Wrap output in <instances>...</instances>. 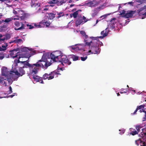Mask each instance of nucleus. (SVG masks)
<instances>
[{
	"label": "nucleus",
	"mask_w": 146,
	"mask_h": 146,
	"mask_svg": "<svg viewBox=\"0 0 146 146\" xmlns=\"http://www.w3.org/2000/svg\"><path fill=\"white\" fill-rule=\"evenodd\" d=\"M14 96V95H10L9 96L11 98H12Z\"/></svg>",
	"instance_id": "338daca9"
},
{
	"label": "nucleus",
	"mask_w": 146,
	"mask_h": 146,
	"mask_svg": "<svg viewBox=\"0 0 146 146\" xmlns=\"http://www.w3.org/2000/svg\"><path fill=\"white\" fill-rule=\"evenodd\" d=\"M61 58L62 63H64L68 65H70L71 64V60L70 57L67 58L66 56L62 55L61 56Z\"/></svg>",
	"instance_id": "423d86ee"
},
{
	"label": "nucleus",
	"mask_w": 146,
	"mask_h": 146,
	"mask_svg": "<svg viewBox=\"0 0 146 146\" xmlns=\"http://www.w3.org/2000/svg\"><path fill=\"white\" fill-rule=\"evenodd\" d=\"M19 50V48L14 49L13 50L10 51V55L13 58H15L17 57L19 52H17Z\"/></svg>",
	"instance_id": "1a4fd4ad"
},
{
	"label": "nucleus",
	"mask_w": 146,
	"mask_h": 146,
	"mask_svg": "<svg viewBox=\"0 0 146 146\" xmlns=\"http://www.w3.org/2000/svg\"><path fill=\"white\" fill-rule=\"evenodd\" d=\"M144 107V106L141 105L137 107V108L138 110H140L142 108H143Z\"/></svg>",
	"instance_id": "a19ab883"
},
{
	"label": "nucleus",
	"mask_w": 146,
	"mask_h": 146,
	"mask_svg": "<svg viewBox=\"0 0 146 146\" xmlns=\"http://www.w3.org/2000/svg\"><path fill=\"white\" fill-rule=\"evenodd\" d=\"M137 2L138 3H140V4H142L146 2V0H138Z\"/></svg>",
	"instance_id": "e433bc0d"
},
{
	"label": "nucleus",
	"mask_w": 146,
	"mask_h": 146,
	"mask_svg": "<svg viewBox=\"0 0 146 146\" xmlns=\"http://www.w3.org/2000/svg\"><path fill=\"white\" fill-rule=\"evenodd\" d=\"M14 41L15 42V43H19L23 42V40L21 39H18L14 40Z\"/></svg>",
	"instance_id": "473e14b6"
},
{
	"label": "nucleus",
	"mask_w": 146,
	"mask_h": 146,
	"mask_svg": "<svg viewBox=\"0 0 146 146\" xmlns=\"http://www.w3.org/2000/svg\"><path fill=\"white\" fill-rule=\"evenodd\" d=\"M9 91L8 94H11L13 92L12 91V88L11 86H10L9 88Z\"/></svg>",
	"instance_id": "79ce46f5"
},
{
	"label": "nucleus",
	"mask_w": 146,
	"mask_h": 146,
	"mask_svg": "<svg viewBox=\"0 0 146 146\" xmlns=\"http://www.w3.org/2000/svg\"><path fill=\"white\" fill-rule=\"evenodd\" d=\"M44 11H47L48 10V9L47 8H45L44 9Z\"/></svg>",
	"instance_id": "052dcab7"
},
{
	"label": "nucleus",
	"mask_w": 146,
	"mask_h": 146,
	"mask_svg": "<svg viewBox=\"0 0 146 146\" xmlns=\"http://www.w3.org/2000/svg\"><path fill=\"white\" fill-rule=\"evenodd\" d=\"M48 16L50 19H52L55 17V14L52 13H50L49 14Z\"/></svg>",
	"instance_id": "bb28decb"
},
{
	"label": "nucleus",
	"mask_w": 146,
	"mask_h": 146,
	"mask_svg": "<svg viewBox=\"0 0 146 146\" xmlns=\"http://www.w3.org/2000/svg\"><path fill=\"white\" fill-rule=\"evenodd\" d=\"M108 28H106L105 30L102 31L101 33V34L102 35V36H100L98 37V39L99 38H103L107 36L108 34Z\"/></svg>",
	"instance_id": "dca6fc26"
},
{
	"label": "nucleus",
	"mask_w": 146,
	"mask_h": 146,
	"mask_svg": "<svg viewBox=\"0 0 146 146\" xmlns=\"http://www.w3.org/2000/svg\"><path fill=\"white\" fill-rule=\"evenodd\" d=\"M140 145L141 146H146V143L145 142H143Z\"/></svg>",
	"instance_id": "8fccbe9b"
},
{
	"label": "nucleus",
	"mask_w": 146,
	"mask_h": 146,
	"mask_svg": "<svg viewBox=\"0 0 146 146\" xmlns=\"http://www.w3.org/2000/svg\"><path fill=\"white\" fill-rule=\"evenodd\" d=\"M70 58L71 60H72L73 61H75L78 60L79 57L74 55H72L71 56Z\"/></svg>",
	"instance_id": "4be33fe9"
},
{
	"label": "nucleus",
	"mask_w": 146,
	"mask_h": 146,
	"mask_svg": "<svg viewBox=\"0 0 146 146\" xmlns=\"http://www.w3.org/2000/svg\"><path fill=\"white\" fill-rule=\"evenodd\" d=\"M76 10V9L74 8V9H73V10H72V11H74Z\"/></svg>",
	"instance_id": "0e129e2a"
},
{
	"label": "nucleus",
	"mask_w": 146,
	"mask_h": 146,
	"mask_svg": "<svg viewBox=\"0 0 146 146\" xmlns=\"http://www.w3.org/2000/svg\"><path fill=\"white\" fill-rule=\"evenodd\" d=\"M3 80H6V79H4L3 78H1L0 77V83H3Z\"/></svg>",
	"instance_id": "49530a36"
},
{
	"label": "nucleus",
	"mask_w": 146,
	"mask_h": 146,
	"mask_svg": "<svg viewBox=\"0 0 146 146\" xmlns=\"http://www.w3.org/2000/svg\"><path fill=\"white\" fill-rule=\"evenodd\" d=\"M27 27H29V28L30 29H31L34 28V26H32L31 25H29V24H27Z\"/></svg>",
	"instance_id": "37998d69"
},
{
	"label": "nucleus",
	"mask_w": 146,
	"mask_h": 146,
	"mask_svg": "<svg viewBox=\"0 0 146 146\" xmlns=\"http://www.w3.org/2000/svg\"><path fill=\"white\" fill-rule=\"evenodd\" d=\"M15 71H12L9 72V74L8 75V77H9L12 78L13 79L14 77H15V75L12 73V72L14 73Z\"/></svg>",
	"instance_id": "b1692460"
},
{
	"label": "nucleus",
	"mask_w": 146,
	"mask_h": 146,
	"mask_svg": "<svg viewBox=\"0 0 146 146\" xmlns=\"http://www.w3.org/2000/svg\"><path fill=\"white\" fill-rule=\"evenodd\" d=\"M135 13V11H127V13L124 15V17L126 18H130L132 17L133 14Z\"/></svg>",
	"instance_id": "9b49d317"
},
{
	"label": "nucleus",
	"mask_w": 146,
	"mask_h": 146,
	"mask_svg": "<svg viewBox=\"0 0 146 146\" xmlns=\"http://www.w3.org/2000/svg\"><path fill=\"white\" fill-rule=\"evenodd\" d=\"M110 27L111 28V29H113L115 28L114 25H112L111 24H110Z\"/></svg>",
	"instance_id": "3c124183"
},
{
	"label": "nucleus",
	"mask_w": 146,
	"mask_h": 146,
	"mask_svg": "<svg viewBox=\"0 0 146 146\" xmlns=\"http://www.w3.org/2000/svg\"><path fill=\"white\" fill-rule=\"evenodd\" d=\"M74 4H72V5H71L70 6V7H72V6H74Z\"/></svg>",
	"instance_id": "774afa93"
},
{
	"label": "nucleus",
	"mask_w": 146,
	"mask_h": 146,
	"mask_svg": "<svg viewBox=\"0 0 146 146\" xmlns=\"http://www.w3.org/2000/svg\"><path fill=\"white\" fill-rule=\"evenodd\" d=\"M58 16L56 17V18L58 19L60 18L61 17H63L64 16V14L63 12L61 11L59 13H58L57 14Z\"/></svg>",
	"instance_id": "393cba45"
},
{
	"label": "nucleus",
	"mask_w": 146,
	"mask_h": 146,
	"mask_svg": "<svg viewBox=\"0 0 146 146\" xmlns=\"http://www.w3.org/2000/svg\"><path fill=\"white\" fill-rule=\"evenodd\" d=\"M3 21H4L3 20H2V21L0 20V24H1Z\"/></svg>",
	"instance_id": "69168bd1"
},
{
	"label": "nucleus",
	"mask_w": 146,
	"mask_h": 146,
	"mask_svg": "<svg viewBox=\"0 0 146 146\" xmlns=\"http://www.w3.org/2000/svg\"><path fill=\"white\" fill-rule=\"evenodd\" d=\"M41 24H42L44 25H45L46 27H48L50 24V22L45 21V20H42L40 22V23Z\"/></svg>",
	"instance_id": "412c9836"
},
{
	"label": "nucleus",
	"mask_w": 146,
	"mask_h": 146,
	"mask_svg": "<svg viewBox=\"0 0 146 146\" xmlns=\"http://www.w3.org/2000/svg\"><path fill=\"white\" fill-rule=\"evenodd\" d=\"M84 23V21H83L82 18H80V19H77L76 21V26H78L81 24H83Z\"/></svg>",
	"instance_id": "a211bd4d"
},
{
	"label": "nucleus",
	"mask_w": 146,
	"mask_h": 146,
	"mask_svg": "<svg viewBox=\"0 0 146 146\" xmlns=\"http://www.w3.org/2000/svg\"><path fill=\"white\" fill-rule=\"evenodd\" d=\"M12 20V19H11V18H7V19H5L4 21L3 22H5L6 23H8L9 22L11 21Z\"/></svg>",
	"instance_id": "4c0bfd02"
},
{
	"label": "nucleus",
	"mask_w": 146,
	"mask_h": 146,
	"mask_svg": "<svg viewBox=\"0 0 146 146\" xmlns=\"http://www.w3.org/2000/svg\"><path fill=\"white\" fill-rule=\"evenodd\" d=\"M128 3L129 4H130L131 5H133V3L132 2H129Z\"/></svg>",
	"instance_id": "13d9d810"
},
{
	"label": "nucleus",
	"mask_w": 146,
	"mask_h": 146,
	"mask_svg": "<svg viewBox=\"0 0 146 146\" xmlns=\"http://www.w3.org/2000/svg\"><path fill=\"white\" fill-rule=\"evenodd\" d=\"M2 74L3 76H5L7 77L8 76L9 72L8 71V69L6 68L3 69L2 70Z\"/></svg>",
	"instance_id": "f3484780"
},
{
	"label": "nucleus",
	"mask_w": 146,
	"mask_h": 146,
	"mask_svg": "<svg viewBox=\"0 0 146 146\" xmlns=\"http://www.w3.org/2000/svg\"><path fill=\"white\" fill-rule=\"evenodd\" d=\"M4 51V50L2 48L0 47V51Z\"/></svg>",
	"instance_id": "e2e57ef3"
},
{
	"label": "nucleus",
	"mask_w": 146,
	"mask_h": 146,
	"mask_svg": "<svg viewBox=\"0 0 146 146\" xmlns=\"http://www.w3.org/2000/svg\"><path fill=\"white\" fill-rule=\"evenodd\" d=\"M138 132H137V131L135 130L134 131H132L130 133V134L132 135H134L136 134H138Z\"/></svg>",
	"instance_id": "c9c22d12"
},
{
	"label": "nucleus",
	"mask_w": 146,
	"mask_h": 146,
	"mask_svg": "<svg viewBox=\"0 0 146 146\" xmlns=\"http://www.w3.org/2000/svg\"><path fill=\"white\" fill-rule=\"evenodd\" d=\"M143 126L141 125H137L135 126V128L137 130V131L139 133L140 131V129Z\"/></svg>",
	"instance_id": "a878e982"
},
{
	"label": "nucleus",
	"mask_w": 146,
	"mask_h": 146,
	"mask_svg": "<svg viewBox=\"0 0 146 146\" xmlns=\"http://www.w3.org/2000/svg\"><path fill=\"white\" fill-rule=\"evenodd\" d=\"M138 110V109L137 108L136 109V110H135V111L134 112V113H131V114L132 115L135 114L136 113V112Z\"/></svg>",
	"instance_id": "603ef678"
},
{
	"label": "nucleus",
	"mask_w": 146,
	"mask_h": 146,
	"mask_svg": "<svg viewBox=\"0 0 146 146\" xmlns=\"http://www.w3.org/2000/svg\"><path fill=\"white\" fill-rule=\"evenodd\" d=\"M13 19L14 20H19V19L18 18V17H17L16 18H14L13 19Z\"/></svg>",
	"instance_id": "6e6d98bb"
},
{
	"label": "nucleus",
	"mask_w": 146,
	"mask_h": 146,
	"mask_svg": "<svg viewBox=\"0 0 146 146\" xmlns=\"http://www.w3.org/2000/svg\"><path fill=\"white\" fill-rule=\"evenodd\" d=\"M60 74L58 71H54L51 72L49 74L47 73L44 74L43 75L42 78L44 80H50L53 79L54 76L57 77L58 75H60Z\"/></svg>",
	"instance_id": "f03ea898"
},
{
	"label": "nucleus",
	"mask_w": 146,
	"mask_h": 146,
	"mask_svg": "<svg viewBox=\"0 0 146 146\" xmlns=\"http://www.w3.org/2000/svg\"><path fill=\"white\" fill-rule=\"evenodd\" d=\"M48 3L49 4H55L57 5L58 2V0H48Z\"/></svg>",
	"instance_id": "5701e85b"
},
{
	"label": "nucleus",
	"mask_w": 146,
	"mask_h": 146,
	"mask_svg": "<svg viewBox=\"0 0 146 146\" xmlns=\"http://www.w3.org/2000/svg\"><path fill=\"white\" fill-rule=\"evenodd\" d=\"M142 132L141 133V135H142L141 137L143 139H144V136H145V139H146V129H142Z\"/></svg>",
	"instance_id": "aec40b11"
},
{
	"label": "nucleus",
	"mask_w": 146,
	"mask_h": 146,
	"mask_svg": "<svg viewBox=\"0 0 146 146\" xmlns=\"http://www.w3.org/2000/svg\"><path fill=\"white\" fill-rule=\"evenodd\" d=\"M99 44H100V45H103V43L101 42H100V41L99 42Z\"/></svg>",
	"instance_id": "680f3d73"
},
{
	"label": "nucleus",
	"mask_w": 146,
	"mask_h": 146,
	"mask_svg": "<svg viewBox=\"0 0 146 146\" xmlns=\"http://www.w3.org/2000/svg\"><path fill=\"white\" fill-rule=\"evenodd\" d=\"M143 142L140 139H139L137 140H136L135 141V143L138 146L139 143H141L142 144V143Z\"/></svg>",
	"instance_id": "2f4dec72"
},
{
	"label": "nucleus",
	"mask_w": 146,
	"mask_h": 146,
	"mask_svg": "<svg viewBox=\"0 0 146 146\" xmlns=\"http://www.w3.org/2000/svg\"><path fill=\"white\" fill-rule=\"evenodd\" d=\"M20 58H21V57L20 56H19V59L17 60H15V62H16L17 61V62H16L17 63H21V61H20L19 60V59H20Z\"/></svg>",
	"instance_id": "c03bdc74"
},
{
	"label": "nucleus",
	"mask_w": 146,
	"mask_h": 146,
	"mask_svg": "<svg viewBox=\"0 0 146 146\" xmlns=\"http://www.w3.org/2000/svg\"><path fill=\"white\" fill-rule=\"evenodd\" d=\"M116 19L115 18H112L110 21V24L114 25L116 23L115 22Z\"/></svg>",
	"instance_id": "c756f323"
},
{
	"label": "nucleus",
	"mask_w": 146,
	"mask_h": 146,
	"mask_svg": "<svg viewBox=\"0 0 146 146\" xmlns=\"http://www.w3.org/2000/svg\"><path fill=\"white\" fill-rule=\"evenodd\" d=\"M80 34L84 37V38L85 37H87L88 35L86 34L85 32L84 31H81L80 32Z\"/></svg>",
	"instance_id": "7c9ffc66"
},
{
	"label": "nucleus",
	"mask_w": 146,
	"mask_h": 146,
	"mask_svg": "<svg viewBox=\"0 0 146 146\" xmlns=\"http://www.w3.org/2000/svg\"><path fill=\"white\" fill-rule=\"evenodd\" d=\"M33 78L35 81L37 82H39L40 83L44 84V82L43 80V78L39 76L34 75H33Z\"/></svg>",
	"instance_id": "f8f14e48"
},
{
	"label": "nucleus",
	"mask_w": 146,
	"mask_h": 146,
	"mask_svg": "<svg viewBox=\"0 0 146 146\" xmlns=\"http://www.w3.org/2000/svg\"><path fill=\"white\" fill-rule=\"evenodd\" d=\"M4 57V54L3 52H0V60L3 59Z\"/></svg>",
	"instance_id": "f704fd0d"
},
{
	"label": "nucleus",
	"mask_w": 146,
	"mask_h": 146,
	"mask_svg": "<svg viewBox=\"0 0 146 146\" xmlns=\"http://www.w3.org/2000/svg\"><path fill=\"white\" fill-rule=\"evenodd\" d=\"M24 68V66L20 67L19 69V72L17 70H16L15 71V72H14V73L16 75L18 76H22L23 75L25 74V70H23V69Z\"/></svg>",
	"instance_id": "9d476101"
},
{
	"label": "nucleus",
	"mask_w": 146,
	"mask_h": 146,
	"mask_svg": "<svg viewBox=\"0 0 146 146\" xmlns=\"http://www.w3.org/2000/svg\"><path fill=\"white\" fill-rule=\"evenodd\" d=\"M65 3L66 1L64 0L61 1H60L58 0V2L57 3V5L58 6H60L62 5L64 3Z\"/></svg>",
	"instance_id": "cd10ccee"
},
{
	"label": "nucleus",
	"mask_w": 146,
	"mask_h": 146,
	"mask_svg": "<svg viewBox=\"0 0 146 146\" xmlns=\"http://www.w3.org/2000/svg\"><path fill=\"white\" fill-rule=\"evenodd\" d=\"M138 110V109L137 108L136 109V110H135V111L134 112V113H131V114L132 115L135 114L136 113V112Z\"/></svg>",
	"instance_id": "864d4df0"
},
{
	"label": "nucleus",
	"mask_w": 146,
	"mask_h": 146,
	"mask_svg": "<svg viewBox=\"0 0 146 146\" xmlns=\"http://www.w3.org/2000/svg\"><path fill=\"white\" fill-rule=\"evenodd\" d=\"M137 11L139 15L141 16L142 19L146 17V5L140 8Z\"/></svg>",
	"instance_id": "39448f33"
},
{
	"label": "nucleus",
	"mask_w": 146,
	"mask_h": 146,
	"mask_svg": "<svg viewBox=\"0 0 146 146\" xmlns=\"http://www.w3.org/2000/svg\"><path fill=\"white\" fill-rule=\"evenodd\" d=\"M119 13H120V15H124L126 13H125V11L124 10H123L122 11H120Z\"/></svg>",
	"instance_id": "58836bf2"
},
{
	"label": "nucleus",
	"mask_w": 146,
	"mask_h": 146,
	"mask_svg": "<svg viewBox=\"0 0 146 146\" xmlns=\"http://www.w3.org/2000/svg\"><path fill=\"white\" fill-rule=\"evenodd\" d=\"M21 26L19 27L20 26V23L19 22L16 21L14 23V25L17 27H15L14 29L15 30H19L25 29V26L23 23H21Z\"/></svg>",
	"instance_id": "0eeeda50"
},
{
	"label": "nucleus",
	"mask_w": 146,
	"mask_h": 146,
	"mask_svg": "<svg viewBox=\"0 0 146 146\" xmlns=\"http://www.w3.org/2000/svg\"><path fill=\"white\" fill-rule=\"evenodd\" d=\"M99 2L96 1H90L87 3L88 5L91 7H95L98 5Z\"/></svg>",
	"instance_id": "4468645a"
},
{
	"label": "nucleus",
	"mask_w": 146,
	"mask_h": 146,
	"mask_svg": "<svg viewBox=\"0 0 146 146\" xmlns=\"http://www.w3.org/2000/svg\"><path fill=\"white\" fill-rule=\"evenodd\" d=\"M38 62V61L36 64H33L32 65V66L31 67L33 68L34 66H35V67L33 68V70H32L31 73L32 74H33V75H35V74H36L38 73L39 68H41L40 66H36V65Z\"/></svg>",
	"instance_id": "6e6552de"
},
{
	"label": "nucleus",
	"mask_w": 146,
	"mask_h": 146,
	"mask_svg": "<svg viewBox=\"0 0 146 146\" xmlns=\"http://www.w3.org/2000/svg\"><path fill=\"white\" fill-rule=\"evenodd\" d=\"M99 40L98 37H85L84 39V41L85 42V45L88 46H90L91 44H93L97 42V40Z\"/></svg>",
	"instance_id": "7ed1b4c3"
},
{
	"label": "nucleus",
	"mask_w": 146,
	"mask_h": 146,
	"mask_svg": "<svg viewBox=\"0 0 146 146\" xmlns=\"http://www.w3.org/2000/svg\"><path fill=\"white\" fill-rule=\"evenodd\" d=\"M142 111L145 113V117L143 118L144 120H143V121H145L146 120V111L145 110H143Z\"/></svg>",
	"instance_id": "a18cd8bd"
},
{
	"label": "nucleus",
	"mask_w": 146,
	"mask_h": 146,
	"mask_svg": "<svg viewBox=\"0 0 146 146\" xmlns=\"http://www.w3.org/2000/svg\"><path fill=\"white\" fill-rule=\"evenodd\" d=\"M87 58V56H86L85 57H81V59L82 61H85Z\"/></svg>",
	"instance_id": "ea45409f"
},
{
	"label": "nucleus",
	"mask_w": 146,
	"mask_h": 146,
	"mask_svg": "<svg viewBox=\"0 0 146 146\" xmlns=\"http://www.w3.org/2000/svg\"><path fill=\"white\" fill-rule=\"evenodd\" d=\"M99 39L95 43L91 44L89 46V49L88 53H91L92 54H99L100 51L101 49L99 47Z\"/></svg>",
	"instance_id": "f257e3e1"
},
{
	"label": "nucleus",
	"mask_w": 146,
	"mask_h": 146,
	"mask_svg": "<svg viewBox=\"0 0 146 146\" xmlns=\"http://www.w3.org/2000/svg\"><path fill=\"white\" fill-rule=\"evenodd\" d=\"M50 4V5L49 6L50 7H54L55 6V4Z\"/></svg>",
	"instance_id": "5fc2aeb1"
},
{
	"label": "nucleus",
	"mask_w": 146,
	"mask_h": 146,
	"mask_svg": "<svg viewBox=\"0 0 146 146\" xmlns=\"http://www.w3.org/2000/svg\"><path fill=\"white\" fill-rule=\"evenodd\" d=\"M52 63L50 62H46L41 60L38 61V62L36 65V66H40L42 68H44L46 69L47 67L51 64Z\"/></svg>",
	"instance_id": "20e7f679"
},
{
	"label": "nucleus",
	"mask_w": 146,
	"mask_h": 146,
	"mask_svg": "<svg viewBox=\"0 0 146 146\" xmlns=\"http://www.w3.org/2000/svg\"><path fill=\"white\" fill-rule=\"evenodd\" d=\"M14 42L15 43V42L14 41V40L10 42H9V43L10 44H11V43H14Z\"/></svg>",
	"instance_id": "bf43d9fd"
},
{
	"label": "nucleus",
	"mask_w": 146,
	"mask_h": 146,
	"mask_svg": "<svg viewBox=\"0 0 146 146\" xmlns=\"http://www.w3.org/2000/svg\"><path fill=\"white\" fill-rule=\"evenodd\" d=\"M78 15V11H76L73 13L72 14L73 17L74 18H76L77 17V15Z\"/></svg>",
	"instance_id": "72a5a7b5"
},
{
	"label": "nucleus",
	"mask_w": 146,
	"mask_h": 146,
	"mask_svg": "<svg viewBox=\"0 0 146 146\" xmlns=\"http://www.w3.org/2000/svg\"><path fill=\"white\" fill-rule=\"evenodd\" d=\"M83 20H84V23H85L87 21V20L86 19V18L84 16H83Z\"/></svg>",
	"instance_id": "09e8293b"
},
{
	"label": "nucleus",
	"mask_w": 146,
	"mask_h": 146,
	"mask_svg": "<svg viewBox=\"0 0 146 146\" xmlns=\"http://www.w3.org/2000/svg\"><path fill=\"white\" fill-rule=\"evenodd\" d=\"M35 25L36 26V27H37L38 28H39V27H40V25H36L35 24Z\"/></svg>",
	"instance_id": "4d7b16f0"
},
{
	"label": "nucleus",
	"mask_w": 146,
	"mask_h": 146,
	"mask_svg": "<svg viewBox=\"0 0 146 146\" xmlns=\"http://www.w3.org/2000/svg\"><path fill=\"white\" fill-rule=\"evenodd\" d=\"M6 46L3 45L2 46L3 49L4 50V51L6 49V47L7 46V45L6 44Z\"/></svg>",
	"instance_id": "de8ad7c7"
},
{
	"label": "nucleus",
	"mask_w": 146,
	"mask_h": 146,
	"mask_svg": "<svg viewBox=\"0 0 146 146\" xmlns=\"http://www.w3.org/2000/svg\"><path fill=\"white\" fill-rule=\"evenodd\" d=\"M21 63L24 64V66L25 67H26V66H28L29 67L32 66V65L33 64L29 63L28 60L21 62Z\"/></svg>",
	"instance_id": "6ab92c4d"
},
{
	"label": "nucleus",
	"mask_w": 146,
	"mask_h": 146,
	"mask_svg": "<svg viewBox=\"0 0 146 146\" xmlns=\"http://www.w3.org/2000/svg\"><path fill=\"white\" fill-rule=\"evenodd\" d=\"M77 45L78 46H76V47H74V46H72V49L75 50H83L84 46V44H79L75 45Z\"/></svg>",
	"instance_id": "2eb2a0df"
},
{
	"label": "nucleus",
	"mask_w": 146,
	"mask_h": 146,
	"mask_svg": "<svg viewBox=\"0 0 146 146\" xmlns=\"http://www.w3.org/2000/svg\"><path fill=\"white\" fill-rule=\"evenodd\" d=\"M6 78L7 79V80L9 84H11L13 82V80L12 78L9 77L8 76H7Z\"/></svg>",
	"instance_id": "c85d7f7f"
},
{
	"label": "nucleus",
	"mask_w": 146,
	"mask_h": 146,
	"mask_svg": "<svg viewBox=\"0 0 146 146\" xmlns=\"http://www.w3.org/2000/svg\"><path fill=\"white\" fill-rule=\"evenodd\" d=\"M57 53V52H55L51 53L50 54L51 59H52L54 62H56V59H58V57L59 56L58 55Z\"/></svg>",
	"instance_id": "ddd939ff"
}]
</instances>
